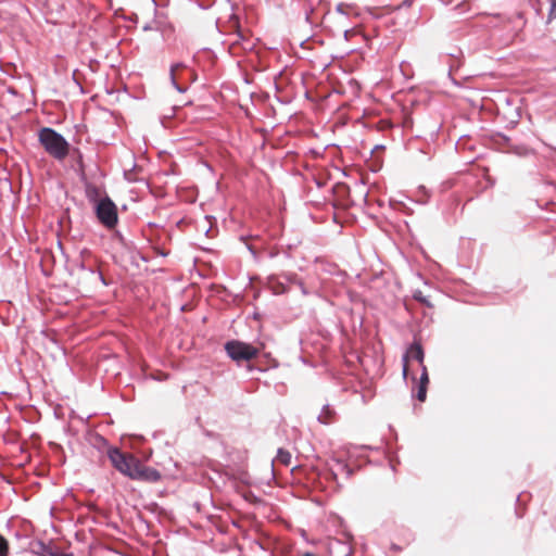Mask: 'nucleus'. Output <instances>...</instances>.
Instances as JSON below:
<instances>
[{
	"mask_svg": "<svg viewBox=\"0 0 556 556\" xmlns=\"http://www.w3.org/2000/svg\"><path fill=\"white\" fill-rule=\"evenodd\" d=\"M414 0H403L401 3L402 8H409L413 4Z\"/></svg>",
	"mask_w": 556,
	"mask_h": 556,
	"instance_id": "obj_18",
	"label": "nucleus"
},
{
	"mask_svg": "<svg viewBox=\"0 0 556 556\" xmlns=\"http://www.w3.org/2000/svg\"><path fill=\"white\" fill-rule=\"evenodd\" d=\"M285 277H286L287 281H289V282H296L299 285V287L301 288L302 292L304 294H307V292H306V290L304 288L303 282L296 279V275L295 274H289V275H286Z\"/></svg>",
	"mask_w": 556,
	"mask_h": 556,
	"instance_id": "obj_13",
	"label": "nucleus"
},
{
	"mask_svg": "<svg viewBox=\"0 0 556 556\" xmlns=\"http://www.w3.org/2000/svg\"><path fill=\"white\" fill-rule=\"evenodd\" d=\"M319 424L328 426L337 421V412L329 404L323 406L321 412L317 416Z\"/></svg>",
	"mask_w": 556,
	"mask_h": 556,
	"instance_id": "obj_6",
	"label": "nucleus"
},
{
	"mask_svg": "<svg viewBox=\"0 0 556 556\" xmlns=\"http://www.w3.org/2000/svg\"><path fill=\"white\" fill-rule=\"evenodd\" d=\"M113 467L124 476L147 482H156L161 479V473L149 466L148 456L142 458L138 454H108Z\"/></svg>",
	"mask_w": 556,
	"mask_h": 556,
	"instance_id": "obj_1",
	"label": "nucleus"
},
{
	"mask_svg": "<svg viewBox=\"0 0 556 556\" xmlns=\"http://www.w3.org/2000/svg\"><path fill=\"white\" fill-rule=\"evenodd\" d=\"M78 157H79V162L81 163L83 155L80 153H79Z\"/></svg>",
	"mask_w": 556,
	"mask_h": 556,
	"instance_id": "obj_25",
	"label": "nucleus"
},
{
	"mask_svg": "<svg viewBox=\"0 0 556 556\" xmlns=\"http://www.w3.org/2000/svg\"><path fill=\"white\" fill-rule=\"evenodd\" d=\"M513 150L518 155H527L530 153V149L525 146H516L513 148Z\"/></svg>",
	"mask_w": 556,
	"mask_h": 556,
	"instance_id": "obj_16",
	"label": "nucleus"
},
{
	"mask_svg": "<svg viewBox=\"0 0 556 556\" xmlns=\"http://www.w3.org/2000/svg\"><path fill=\"white\" fill-rule=\"evenodd\" d=\"M225 350L227 355L236 362L250 361L260 353L257 348L238 340L228 341Z\"/></svg>",
	"mask_w": 556,
	"mask_h": 556,
	"instance_id": "obj_4",
	"label": "nucleus"
},
{
	"mask_svg": "<svg viewBox=\"0 0 556 556\" xmlns=\"http://www.w3.org/2000/svg\"><path fill=\"white\" fill-rule=\"evenodd\" d=\"M348 5L344 4V3H339L336 8L337 12L341 13V14H348Z\"/></svg>",
	"mask_w": 556,
	"mask_h": 556,
	"instance_id": "obj_17",
	"label": "nucleus"
},
{
	"mask_svg": "<svg viewBox=\"0 0 556 556\" xmlns=\"http://www.w3.org/2000/svg\"><path fill=\"white\" fill-rule=\"evenodd\" d=\"M427 388H428V386H424V384H419L418 383V390H417V393H416V397L418 399V401L424 402L426 400Z\"/></svg>",
	"mask_w": 556,
	"mask_h": 556,
	"instance_id": "obj_12",
	"label": "nucleus"
},
{
	"mask_svg": "<svg viewBox=\"0 0 556 556\" xmlns=\"http://www.w3.org/2000/svg\"><path fill=\"white\" fill-rule=\"evenodd\" d=\"M182 64L181 63H175L170 66V70H169V78H170V83L173 85V87L178 91V92H185L186 89L180 87L176 80V77H175V72L177 68L181 67Z\"/></svg>",
	"mask_w": 556,
	"mask_h": 556,
	"instance_id": "obj_7",
	"label": "nucleus"
},
{
	"mask_svg": "<svg viewBox=\"0 0 556 556\" xmlns=\"http://www.w3.org/2000/svg\"><path fill=\"white\" fill-rule=\"evenodd\" d=\"M290 459H291V454H277V457L275 458L274 464L279 463L285 466H289Z\"/></svg>",
	"mask_w": 556,
	"mask_h": 556,
	"instance_id": "obj_11",
	"label": "nucleus"
},
{
	"mask_svg": "<svg viewBox=\"0 0 556 556\" xmlns=\"http://www.w3.org/2000/svg\"><path fill=\"white\" fill-rule=\"evenodd\" d=\"M98 276L101 280H103V277H102V274L101 273H98Z\"/></svg>",
	"mask_w": 556,
	"mask_h": 556,
	"instance_id": "obj_24",
	"label": "nucleus"
},
{
	"mask_svg": "<svg viewBox=\"0 0 556 556\" xmlns=\"http://www.w3.org/2000/svg\"><path fill=\"white\" fill-rule=\"evenodd\" d=\"M52 556H73V554L55 553V554H52Z\"/></svg>",
	"mask_w": 556,
	"mask_h": 556,
	"instance_id": "obj_19",
	"label": "nucleus"
},
{
	"mask_svg": "<svg viewBox=\"0 0 556 556\" xmlns=\"http://www.w3.org/2000/svg\"><path fill=\"white\" fill-rule=\"evenodd\" d=\"M106 452L117 453V452H119V450L117 447H110V448L106 450Z\"/></svg>",
	"mask_w": 556,
	"mask_h": 556,
	"instance_id": "obj_20",
	"label": "nucleus"
},
{
	"mask_svg": "<svg viewBox=\"0 0 556 556\" xmlns=\"http://www.w3.org/2000/svg\"><path fill=\"white\" fill-rule=\"evenodd\" d=\"M86 194L90 202H94V204L99 201L98 198L100 197V189L97 186L93 185H87L86 186Z\"/></svg>",
	"mask_w": 556,
	"mask_h": 556,
	"instance_id": "obj_8",
	"label": "nucleus"
},
{
	"mask_svg": "<svg viewBox=\"0 0 556 556\" xmlns=\"http://www.w3.org/2000/svg\"><path fill=\"white\" fill-rule=\"evenodd\" d=\"M303 556H316V555H314L312 553H305Z\"/></svg>",
	"mask_w": 556,
	"mask_h": 556,
	"instance_id": "obj_23",
	"label": "nucleus"
},
{
	"mask_svg": "<svg viewBox=\"0 0 556 556\" xmlns=\"http://www.w3.org/2000/svg\"><path fill=\"white\" fill-rule=\"evenodd\" d=\"M38 140L45 151L58 161H63L70 152V144L66 139L56 130L43 127L39 130Z\"/></svg>",
	"mask_w": 556,
	"mask_h": 556,
	"instance_id": "obj_2",
	"label": "nucleus"
},
{
	"mask_svg": "<svg viewBox=\"0 0 556 556\" xmlns=\"http://www.w3.org/2000/svg\"><path fill=\"white\" fill-rule=\"evenodd\" d=\"M8 541L2 535H0V556H8Z\"/></svg>",
	"mask_w": 556,
	"mask_h": 556,
	"instance_id": "obj_14",
	"label": "nucleus"
},
{
	"mask_svg": "<svg viewBox=\"0 0 556 556\" xmlns=\"http://www.w3.org/2000/svg\"><path fill=\"white\" fill-rule=\"evenodd\" d=\"M276 452L281 453V452H286V451L282 447H279Z\"/></svg>",
	"mask_w": 556,
	"mask_h": 556,
	"instance_id": "obj_22",
	"label": "nucleus"
},
{
	"mask_svg": "<svg viewBox=\"0 0 556 556\" xmlns=\"http://www.w3.org/2000/svg\"><path fill=\"white\" fill-rule=\"evenodd\" d=\"M78 266H79V268H81V269H86V266H85V264H84L83 262H81V263H79V265H78Z\"/></svg>",
	"mask_w": 556,
	"mask_h": 556,
	"instance_id": "obj_21",
	"label": "nucleus"
},
{
	"mask_svg": "<svg viewBox=\"0 0 556 556\" xmlns=\"http://www.w3.org/2000/svg\"><path fill=\"white\" fill-rule=\"evenodd\" d=\"M424 350L419 343H413L409 349L407 350V353L403 356V376L406 378L408 368H407V359L413 358L420 363V365H424Z\"/></svg>",
	"mask_w": 556,
	"mask_h": 556,
	"instance_id": "obj_5",
	"label": "nucleus"
},
{
	"mask_svg": "<svg viewBox=\"0 0 556 556\" xmlns=\"http://www.w3.org/2000/svg\"><path fill=\"white\" fill-rule=\"evenodd\" d=\"M94 210L97 218L105 228L113 229L117 225V207L108 195L96 203Z\"/></svg>",
	"mask_w": 556,
	"mask_h": 556,
	"instance_id": "obj_3",
	"label": "nucleus"
},
{
	"mask_svg": "<svg viewBox=\"0 0 556 556\" xmlns=\"http://www.w3.org/2000/svg\"><path fill=\"white\" fill-rule=\"evenodd\" d=\"M428 383H429V377H428L427 367L425 365H422L421 366V375L419 378V384L428 386Z\"/></svg>",
	"mask_w": 556,
	"mask_h": 556,
	"instance_id": "obj_15",
	"label": "nucleus"
},
{
	"mask_svg": "<svg viewBox=\"0 0 556 556\" xmlns=\"http://www.w3.org/2000/svg\"><path fill=\"white\" fill-rule=\"evenodd\" d=\"M269 281L273 283L275 293H285L287 291V288L281 282L277 281V277L270 276Z\"/></svg>",
	"mask_w": 556,
	"mask_h": 556,
	"instance_id": "obj_9",
	"label": "nucleus"
},
{
	"mask_svg": "<svg viewBox=\"0 0 556 556\" xmlns=\"http://www.w3.org/2000/svg\"><path fill=\"white\" fill-rule=\"evenodd\" d=\"M413 298L420 302L421 304L428 306V307H431L432 304L430 303V301L427 299V296L424 295V293L421 291H415L414 294H413Z\"/></svg>",
	"mask_w": 556,
	"mask_h": 556,
	"instance_id": "obj_10",
	"label": "nucleus"
}]
</instances>
